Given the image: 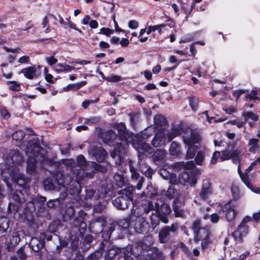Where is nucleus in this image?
<instances>
[{
  "label": "nucleus",
  "mask_w": 260,
  "mask_h": 260,
  "mask_svg": "<svg viewBox=\"0 0 260 260\" xmlns=\"http://www.w3.org/2000/svg\"><path fill=\"white\" fill-rule=\"evenodd\" d=\"M142 161V160H141L138 162L140 171L142 173L144 174L146 177L151 178L154 173L153 170L150 167L146 165H145V167L143 165L141 166V163Z\"/></svg>",
  "instance_id": "28"
},
{
  "label": "nucleus",
  "mask_w": 260,
  "mask_h": 260,
  "mask_svg": "<svg viewBox=\"0 0 260 260\" xmlns=\"http://www.w3.org/2000/svg\"><path fill=\"white\" fill-rule=\"evenodd\" d=\"M119 252H121V249H116L112 248L109 249L106 253L105 255L106 260H112L116 256Z\"/></svg>",
  "instance_id": "35"
},
{
  "label": "nucleus",
  "mask_w": 260,
  "mask_h": 260,
  "mask_svg": "<svg viewBox=\"0 0 260 260\" xmlns=\"http://www.w3.org/2000/svg\"><path fill=\"white\" fill-rule=\"evenodd\" d=\"M244 117L245 122L249 119H250L254 121H257L258 120V115L252 112H244L242 114Z\"/></svg>",
  "instance_id": "37"
},
{
  "label": "nucleus",
  "mask_w": 260,
  "mask_h": 260,
  "mask_svg": "<svg viewBox=\"0 0 260 260\" xmlns=\"http://www.w3.org/2000/svg\"><path fill=\"white\" fill-rule=\"evenodd\" d=\"M179 229V225L177 223L171 224V226H165L162 228L158 233V239L161 243H167L171 237V233H174Z\"/></svg>",
  "instance_id": "10"
},
{
  "label": "nucleus",
  "mask_w": 260,
  "mask_h": 260,
  "mask_svg": "<svg viewBox=\"0 0 260 260\" xmlns=\"http://www.w3.org/2000/svg\"><path fill=\"white\" fill-rule=\"evenodd\" d=\"M106 79L108 82H118L122 80V78L120 76L112 74L111 76L107 77Z\"/></svg>",
  "instance_id": "54"
},
{
  "label": "nucleus",
  "mask_w": 260,
  "mask_h": 260,
  "mask_svg": "<svg viewBox=\"0 0 260 260\" xmlns=\"http://www.w3.org/2000/svg\"><path fill=\"white\" fill-rule=\"evenodd\" d=\"M54 68L55 71L57 73L68 72L75 69L73 67L70 66L66 63H61L56 64Z\"/></svg>",
  "instance_id": "27"
},
{
  "label": "nucleus",
  "mask_w": 260,
  "mask_h": 260,
  "mask_svg": "<svg viewBox=\"0 0 260 260\" xmlns=\"http://www.w3.org/2000/svg\"><path fill=\"white\" fill-rule=\"evenodd\" d=\"M12 244L17 245L20 241V238L17 234L15 233L10 239Z\"/></svg>",
  "instance_id": "61"
},
{
  "label": "nucleus",
  "mask_w": 260,
  "mask_h": 260,
  "mask_svg": "<svg viewBox=\"0 0 260 260\" xmlns=\"http://www.w3.org/2000/svg\"><path fill=\"white\" fill-rule=\"evenodd\" d=\"M154 122L156 126H161L165 123L166 119L162 115H156L154 117Z\"/></svg>",
  "instance_id": "48"
},
{
  "label": "nucleus",
  "mask_w": 260,
  "mask_h": 260,
  "mask_svg": "<svg viewBox=\"0 0 260 260\" xmlns=\"http://www.w3.org/2000/svg\"><path fill=\"white\" fill-rule=\"evenodd\" d=\"M25 136V133L21 131H17L12 135V139L16 141H21Z\"/></svg>",
  "instance_id": "46"
},
{
  "label": "nucleus",
  "mask_w": 260,
  "mask_h": 260,
  "mask_svg": "<svg viewBox=\"0 0 260 260\" xmlns=\"http://www.w3.org/2000/svg\"><path fill=\"white\" fill-rule=\"evenodd\" d=\"M247 146L248 151L252 153H256L259 147V140L257 138H252L248 140Z\"/></svg>",
  "instance_id": "22"
},
{
  "label": "nucleus",
  "mask_w": 260,
  "mask_h": 260,
  "mask_svg": "<svg viewBox=\"0 0 260 260\" xmlns=\"http://www.w3.org/2000/svg\"><path fill=\"white\" fill-rule=\"evenodd\" d=\"M77 165L81 169L76 174V180L79 183L82 180L91 178L94 174L95 170H100L101 167L95 162L86 161L85 157L81 154L77 157Z\"/></svg>",
  "instance_id": "2"
},
{
  "label": "nucleus",
  "mask_w": 260,
  "mask_h": 260,
  "mask_svg": "<svg viewBox=\"0 0 260 260\" xmlns=\"http://www.w3.org/2000/svg\"><path fill=\"white\" fill-rule=\"evenodd\" d=\"M115 127L118 131V140L128 144L134 140L135 135L133 133H129L126 128L125 125L124 123L120 122L117 123L115 125Z\"/></svg>",
  "instance_id": "11"
},
{
  "label": "nucleus",
  "mask_w": 260,
  "mask_h": 260,
  "mask_svg": "<svg viewBox=\"0 0 260 260\" xmlns=\"http://www.w3.org/2000/svg\"><path fill=\"white\" fill-rule=\"evenodd\" d=\"M86 197L90 198L93 196L95 193V189L93 188H88L86 189Z\"/></svg>",
  "instance_id": "64"
},
{
  "label": "nucleus",
  "mask_w": 260,
  "mask_h": 260,
  "mask_svg": "<svg viewBox=\"0 0 260 260\" xmlns=\"http://www.w3.org/2000/svg\"><path fill=\"white\" fill-rule=\"evenodd\" d=\"M251 220V217L246 216L244 217L238 226L236 231L234 232L232 235L237 243H241L243 242V238L246 236L248 233L249 227L247 223Z\"/></svg>",
  "instance_id": "6"
},
{
  "label": "nucleus",
  "mask_w": 260,
  "mask_h": 260,
  "mask_svg": "<svg viewBox=\"0 0 260 260\" xmlns=\"http://www.w3.org/2000/svg\"><path fill=\"white\" fill-rule=\"evenodd\" d=\"M114 32L113 29H110L106 27H102L100 29V31L99 32V34H102L106 35L107 36H110Z\"/></svg>",
  "instance_id": "55"
},
{
  "label": "nucleus",
  "mask_w": 260,
  "mask_h": 260,
  "mask_svg": "<svg viewBox=\"0 0 260 260\" xmlns=\"http://www.w3.org/2000/svg\"><path fill=\"white\" fill-rule=\"evenodd\" d=\"M104 219L103 217H98L92 221L90 224V228H99V230L95 231V233H99L103 230L102 226L104 224Z\"/></svg>",
  "instance_id": "25"
},
{
  "label": "nucleus",
  "mask_w": 260,
  "mask_h": 260,
  "mask_svg": "<svg viewBox=\"0 0 260 260\" xmlns=\"http://www.w3.org/2000/svg\"><path fill=\"white\" fill-rule=\"evenodd\" d=\"M237 204L235 202L230 201L225 204L221 208L223 212L225 213L227 220L229 222L233 221L238 212L236 210Z\"/></svg>",
  "instance_id": "13"
},
{
  "label": "nucleus",
  "mask_w": 260,
  "mask_h": 260,
  "mask_svg": "<svg viewBox=\"0 0 260 260\" xmlns=\"http://www.w3.org/2000/svg\"><path fill=\"white\" fill-rule=\"evenodd\" d=\"M83 123L85 124H96L100 121V119L98 117H92L89 118H83Z\"/></svg>",
  "instance_id": "53"
},
{
  "label": "nucleus",
  "mask_w": 260,
  "mask_h": 260,
  "mask_svg": "<svg viewBox=\"0 0 260 260\" xmlns=\"http://www.w3.org/2000/svg\"><path fill=\"white\" fill-rule=\"evenodd\" d=\"M42 148L37 144L30 145L26 151L28 156L27 159L26 171L29 174L34 173L36 169V163L38 161H43L44 157L41 152Z\"/></svg>",
  "instance_id": "4"
},
{
  "label": "nucleus",
  "mask_w": 260,
  "mask_h": 260,
  "mask_svg": "<svg viewBox=\"0 0 260 260\" xmlns=\"http://www.w3.org/2000/svg\"><path fill=\"white\" fill-rule=\"evenodd\" d=\"M214 188L211 182L208 179L203 180L199 197L202 201H206L213 194Z\"/></svg>",
  "instance_id": "12"
},
{
  "label": "nucleus",
  "mask_w": 260,
  "mask_h": 260,
  "mask_svg": "<svg viewBox=\"0 0 260 260\" xmlns=\"http://www.w3.org/2000/svg\"><path fill=\"white\" fill-rule=\"evenodd\" d=\"M103 138L105 142L108 143L116 140L118 138V136L114 131L110 130L104 134Z\"/></svg>",
  "instance_id": "29"
},
{
  "label": "nucleus",
  "mask_w": 260,
  "mask_h": 260,
  "mask_svg": "<svg viewBox=\"0 0 260 260\" xmlns=\"http://www.w3.org/2000/svg\"><path fill=\"white\" fill-rule=\"evenodd\" d=\"M151 223L153 228H155L159 223L160 220V216H159L157 213L151 214L150 217Z\"/></svg>",
  "instance_id": "44"
},
{
  "label": "nucleus",
  "mask_w": 260,
  "mask_h": 260,
  "mask_svg": "<svg viewBox=\"0 0 260 260\" xmlns=\"http://www.w3.org/2000/svg\"><path fill=\"white\" fill-rule=\"evenodd\" d=\"M220 157V152L218 151H215L213 154L212 158H211V162L212 164H215L217 162L218 159H219Z\"/></svg>",
  "instance_id": "62"
},
{
  "label": "nucleus",
  "mask_w": 260,
  "mask_h": 260,
  "mask_svg": "<svg viewBox=\"0 0 260 260\" xmlns=\"http://www.w3.org/2000/svg\"><path fill=\"white\" fill-rule=\"evenodd\" d=\"M46 201L45 197L42 196H37L31 199V201L27 204L28 208H32L33 210H35L36 207L41 208Z\"/></svg>",
  "instance_id": "19"
},
{
  "label": "nucleus",
  "mask_w": 260,
  "mask_h": 260,
  "mask_svg": "<svg viewBox=\"0 0 260 260\" xmlns=\"http://www.w3.org/2000/svg\"><path fill=\"white\" fill-rule=\"evenodd\" d=\"M228 123H229L232 125H237V126L238 127L241 128L245 125V121H239L238 120H231V121H229Z\"/></svg>",
  "instance_id": "56"
},
{
  "label": "nucleus",
  "mask_w": 260,
  "mask_h": 260,
  "mask_svg": "<svg viewBox=\"0 0 260 260\" xmlns=\"http://www.w3.org/2000/svg\"><path fill=\"white\" fill-rule=\"evenodd\" d=\"M86 216L87 213L81 210L78 212V215L71 223V234L72 232L74 233L76 238L82 235L86 229V223L84 221Z\"/></svg>",
  "instance_id": "5"
},
{
  "label": "nucleus",
  "mask_w": 260,
  "mask_h": 260,
  "mask_svg": "<svg viewBox=\"0 0 260 260\" xmlns=\"http://www.w3.org/2000/svg\"><path fill=\"white\" fill-rule=\"evenodd\" d=\"M9 228V220L5 217H0V234L7 232Z\"/></svg>",
  "instance_id": "33"
},
{
  "label": "nucleus",
  "mask_w": 260,
  "mask_h": 260,
  "mask_svg": "<svg viewBox=\"0 0 260 260\" xmlns=\"http://www.w3.org/2000/svg\"><path fill=\"white\" fill-rule=\"evenodd\" d=\"M132 217H136V222L135 224V229L139 233H146L149 228V224L146 221L145 217L143 216H136L135 212L133 213Z\"/></svg>",
  "instance_id": "15"
},
{
  "label": "nucleus",
  "mask_w": 260,
  "mask_h": 260,
  "mask_svg": "<svg viewBox=\"0 0 260 260\" xmlns=\"http://www.w3.org/2000/svg\"><path fill=\"white\" fill-rule=\"evenodd\" d=\"M17 253L20 259H21V260H24L26 259V255L22 247H21L19 249H18L17 250Z\"/></svg>",
  "instance_id": "59"
},
{
  "label": "nucleus",
  "mask_w": 260,
  "mask_h": 260,
  "mask_svg": "<svg viewBox=\"0 0 260 260\" xmlns=\"http://www.w3.org/2000/svg\"><path fill=\"white\" fill-rule=\"evenodd\" d=\"M21 73L28 79L37 78L41 74L40 67L37 68L35 66L24 68L21 70Z\"/></svg>",
  "instance_id": "17"
},
{
  "label": "nucleus",
  "mask_w": 260,
  "mask_h": 260,
  "mask_svg": "<svg viewBox=\"0 0 260 260\" xmlns=\"http://www.w3.org/2000/svg\"><path fill=\"white\" fill-rule=\"evenodd\" d=\"M184 128H181L178 126L172 128L171 131L167 134L168 141H171L175 137L181 135L182 132H184Z\"/></svg>",
  "instance_id": "24"
},
{
  "label": "nucleus",
  "mask_w": 260,
  "mask_h": 260,
  "mask_svg": "<svg viewBox=\"0 0 260 260\" xmlns=\"http://www.w3.org/2000/svg\"><path fill=\"white\" fill-rule=\"evenodd\" d=\"M7 84L9 85V88L12 91H19L20 90V84L15 81H8Z\"/></svg>",
  "instance_id": "47"
},
{
  "label": "nucleus",
  "mask_w": 260,
  "mask_h": 260,
  "mask_svg": "<svg viewBox=\"0 0 260 260\" xmlns=\"http://www.w3.org/2000/svg\"><path fill=\"white\" fill-rule=\"evenodd\" d=\"M128 144H131L133 147L138 151L139 157L140 156L141 154H145V153L151 154L154 151V149L149 144L143 142L136 135L135 139L129 142Z\"/></svg>",
  "instance_id": "7"
},
{
  "label": "nucleus",
  "mask_w": 260,
  "mask_h": 260,
  "mask_svg": "<svg viewBox=\"0 0 260 260\" xmlns=\"http://www.w3.org/2000/svg\"><path fill=\"white\" fill-rule=\"evenodd\" d=\"M231 191L233 199L235 201L238 200L240 197V190L238 186L235 183L232 185Z\"/></svg>",
  "instance_id": "42"
},
{
  "label": "nucleus",
  "mask_w": 260,
  "mask_h": 260,
  "mask_svg": "<svg viewBox=\"0 0 260 260\" xmlns=\"http://www.w3.org/2000/svg\"><path fill=\"white\" fill-rule=\"evenodd\" d=\"M195 166L196 165L193 161H187L186 163L184 162H178L174 164V167L178 169L185 167L187 169H193Z\"/></svg>",
  "instance_id": "32"
},
{
  "label": "nucleus",
  "mask_w": 260,
  "mask_h": 260,
  "mask_svg": "<svg viewBox=\"0 0 260 260\" xmlns=\"http://www.w3.org/2000/svg\"><path fill=\"white\" fill-rule=\"evenodd\" d=\"M134 190L135 188L133 186H128L124 189L121 190L120 191V194L123 196H124V197H128L132 202L133 200L132 196L133 195Z\"/></svg>",
  "instance_id": "31"
},
{
  "label": "nucleus",
  "mask_w": 260,
  "mask_h": 260,
  "mask_svg": "<svg viewBox=\"0 0 260 260\" xmlns=\"http://www.w3.org/2000/svg\"><path fill=\"white\" fill-rule=\"evenodd\" d=\"M240 150L238 149H235L231 152L230 159H232L233 162L234 164L239 163L240 159Z\"/></svg>",
  "instance_id": "41"
},
{
  "label": "nucleus",
  "mask_w": 260,
  "mask_h": 260,
  "mask_svg": "<svg viewBox=\"0 0 260 260\" xmlns=\"http://www.w3.org/2000/svg\"><path fill=\"white\" fill-rule=\"evenodd\" d=\"M106 154V151L102 148H97L94 154L96 160L99 162L102 161L105 159Z\"/></svg>",
  "instance_id": "34"
},
{
  "label": "nucleus",
  "mask_w": 260,
  "mask_h": 260,
  "mask_svg": "<svg viewBox=\"0 0 260 260\" xmlns=\"http://www.w3.org/2000/svg\"><path fill=\"white\" fill-rule=\"evenodd\" d=\"M188 146V149L186 153V158L187 159L193 158L198 149V147L193 144H186Z\"/></svg>",
  "instance_id": "30"
},
{
  "label": "nucleus",
  "mask_w": 260,
  "mask_h": 260,
  "mask_svg": "<svg viewBox=\"0 0 260 260\" xmlns=\"http://www.w3.org/2000/svg\"><path fill=\"white\" fill-rule=\"evenodd\" d=\"M192 229L194 232V240L198 242L207 237H209L210 231L208 227H201L199 220H195L192 225Z\"/></svg>",
  "instance_id": "8"
},
{
  "label": "nucleus",
  "mask_w": 260,
  "mask_h": 260,
  "mask_svg": "<svg viewBox=\"0 0 260 260\" xmlns=\"http://www.w3.org/2000/svg\"><path fill=\"white\" fill-rule=\"evenodd\" d=\"M107 192L105 186L102 185L98 188L96 196L98 198H104L106 197Z\"/></svg>",
  "instance_id": "51"
},
{
  "label": "nucleus",
  "mask_w": 260,
  "mask_h": 260,
  "mask_svg": "<svg viewBox=\"0 0 260 260\" xmlns=\"http://www.w3.org/2000/svg\"><path fill=\"white\" fill-rule=\"evenodd\" d=\"M189 105L192 110L194 111H197L198 109L199 100L196 96H190L188 98Z\"/></svg>",
  "instance_id": "45"
},
{
  "label": "nucleus",
  "mask_w": 260,
  "mask_h": 260,
  "mask_svg": "<svg viewBox=\"0 0 260 260\" xmlns=\"http://www.w3.org/2000/svg\"><path fill=\"white\" fill-rule=\"evenodd\" d=\"M150 248L149 247L145 246L143 242L137 243L134 247L128 245L126 247L122 248L124 260H133V256L138 257L140 256V257L138 260H142V257L144 260H151L150 258L149 259L145 258V255L151 253Z\"/></svg>",
  "instance_id": "3"
},
{
  "label": "nucleus",
  "mask_w": 260,
  "mask_h": 260,
  "mask_svg": "<svg viewBox=\"0 0 260 260\" xmlns=\"http://www.w3.org/2000/svg\"><path fill=\"white\" fill-rule=\"evenodd\" d=\"M184 129L185 134L182 136V138L185 144H193L199 143L201 137L198 132L188 128H184Z\"/></svg>",
  "instance_id": "14"
},
{
  "label": "nucleus",
  "mask_w": 260,
  "mask_h": 260,
  "mask_svg": "<svg viewBox=\"0 0 260 260\" xmlns=\"http://www.w3.org/2000/svg\"><path fill=\"white\" fill-rule=\"evenodd\" d=\"M165 139L166 138L164 134L156 133L151 141V144L154 147H160L165 144Z\"/></svg>",
  "instance_id": "23"
},
{
  "label": "nucleus",
  "mask_w": 260,
  "mask_h": 260,
  "mask_svg": "<svg viewBox=\"0 0 260 260\" xmlns=\"http://www.w3.org/2000/svg\"><path fill=\"white\" fill-rule=\"evenodd\" d=\"M257 94V92L255 90H252L251 91L250 93L246 96V98L250 100H257L258 99V97L256 96Z\"/></svg>",
  "instance_id": "58"
},
{
  "label": "nucleus",
  "mask_w": 260,
  "mask_h": 260,
  "mask_svg": "<svg viewBox=\"0 0 260 260\" xmlns=\"http://www.w3.org/2000/svg\"><path fill=\"white\" fill-rule=\"evenodd\" d=\"M130 220L131 218L129 217H127L125 218H123L121 220H120L119 221V226L121 228L122 230H125L127 229L130 225Z\"/></svg>",
  "instance_id": "43"
},
{
  "label": "nucleus",
  "mask_w": 260,
  "mask_h": 260,
  "mask_svg": "<svg viewBox=\"0 0 260 260\" xmlns=\"http://www.w3.org/2000/svg\"><path fill=\"white\" fill-rule=\"evenodd\" d=\"M0 114L5 119H8L10 116V113L5 108H1L0 109Z\"/></svg>",
  "instance_id": "60"
},
{
  "label": "nucleus",
  "mask_w": 260,
  "mask_h": 260,
  "mask_svg": "<svg viewBox=\"0 0 260 260\" xmlns=\"http://www.w3.org/2000/svg\"><path fill=\"white\" fill-rule=\"evenodd\" d=\"M45 60L49 66H52L57 62V59L54 57L53 56H48L46 57Z\"/></svg>",
  "instance_id": "57"
},
{
  "label": "nucleus",
  "mask_w": 260,
  "mask_h": 260,
  "mask_svg": "<svg viewBox=\"0 0 260 260\" xmlns=\"http://www.w3.org/2000/svg\"><path fill=\"white\" fill-rule=\"evenodd\" d=\"M131 202V200L128 197H124L122 195L112 201L113 205L120 210L126 209Z\"/></svg>",
  "instance_id": "16"
},
{
  "label": "nucleus",
  "mask_w": 260,
  "mask_h": 260,
  "mask_svg": "<svg viewBox=\"0 0 260 260\" xmlns=\"http://www.w3.org/2000/svg\"><path fill=\"white\" fill-rule=\"evenodd\" d=\"M86 81H81L80 82L74 83V84H70L68 85L66 87V89L67 91L69 90H76L83 86L86 84Z\"/></svg>",
  "instance_id": "38"
},
{
  "label": "nucleus",
  "mask_w": 260,
  "mask_h": 260,
  "mask_svg": "<svg viewBox=\"0 0 260 260\" xmlns=\"http://www.w3.org/2000/svg\"><path fill=\"white\" fill-rule=\"evenodd\" d=\"M231 151L229 150V147L228 149L221 151V154H220V157H219V161H223L226 160L230 159Z\"/></svg>",
  "instance_id": "49"
},
{
  "label": "nucleus",
  "mask_w": 260,
  "mask_h": 260,
  "mask_svg": "<svg viewBox=\"0 0 260 260\" xmlns=\"http://www.w3.org/2000/svg\"><path fill=\"white\" fill-rule=\"evenodd\" d=\"M205 158L204 152L202 151H199L195 157V161L198 165H201Z\"/></svg>",
  "instance_id": "50"
},
{
  "label": "nucleus",
  "mask_w": 260,
  "mask_h": 260,
  "mask_svg": "<svg viewBox=\"0 0 260 260\" xmlns=\"http://www.w3.org/2000/svg\"><path fill=\"white\" fill-rule=\"evenodd\" d=\"M5 161L9 167L16 166L23 161V157L19 153L17 149L10 150L4 156Z\"/></svg>",
  "instance_id": "9"
},
{
  "label": "nucleus",
  "mask_w": 260,
  "mask_h": 260,
  "mask_svg": "<svg viewBox=\"0 0 260 260\" xmlns=\"http://www.w3.org/2000/svg\"><path fill=\"white\" fill-rule=\"evenodd\" d=\"M169 177L170 178V182L172 184H176L178 182H179L183 185H185L188 183L189 175L186 173H183L180 175L177 179V176L175 174L171 173L169 174Z\"/></svg>",
  "instance_id": "18"
},
{
  "label": "nucleus",
  "mask_w": 260,
  "mask_h": 260,
  "mask_svg": "<svg viewBox=\"0 0 260 260\" xmlns=\"http://www.w3.org/2000/svg\"><path fill=\"white\" fill-rule=\"evenodd\" d=\"M151 198L152 200L147 202L144 208V212L147 214L150 211L155 210L160 216V220L162 222L168 223V216L172 212L170 206L165 203L162 197L157 193H152Z\"/></svg>",
  "instance_id": "1"
},
{
  "label": "nucleus",
  "mask_w": 260,
  "mask_h": 260,
  "mask_svg": "<svg viewBox=\"0 0 260 260\" xmlns=\"http://www.w3.org/2000/svg\"><path fill=\"white\" fill-rule=\"evenodd\" d=\"M202 241L201 246L203 249L206 248L208 245L210 243V240L209 237H207L203 239H201Z\"/></svg>",
  "instance_id": "63"
},
{
  "label": "nucleus",
  "mask_w": 260,
  "mask_h": 260,
  "mask_svg": "<svg viewBox=\"0 0 260 260\" xmlns=\"http://www.w3.org/2000/svg\"><path fill=\"white\" fill-rule=\"evenodd\" d=\"M104 248V244L102 242L100 244L99 248L90 253L84 260H99L103 255V251Z\"/></svg>",
  "instance_id": "21"
},
{
  "label": "nucleus",
  "mask_w": 260,
  "mask_h": 260,
  "mask_svg": "<svg viewBox=\"0 0 260 260\" xmlns=\"http://www.w3.org/2000/svg\"><path fill=\"white\" fill-rule=\"evenodd\" d=\"M166 151L164 149H157L152 155L153 160L157 164L162 161L165 157Z\"/></svg>",
  "instance_id": "26"
},
{
  "label": "nucleus",
  "mask_w": 260,
  "mask_h": 260,
  "mask_svg": "<svg viewBox=\"0 0 260 260\" xmlns=\"http://www.w3.org/2000/svg\"><path fill=\"white\" fill-rule=\"evenodd\" d=\"M44 245V242L37 237H32L30 240L29 246L35 252L39 251Z\"/></svg>",
  "instance_id": "20"
},
{
  "label": "nucleus",
  "mask_w": 260,
  "mask_h": 260,
  "mask_svg": "<svg viewBox=\"0 0 260 260\" xmlns=\"http://www.w3.org/2000/svg\"><path fill=\"white\" fill-rule=\"evenodd\" d=\"M178 194V190L176 189L173 186H169L166 193V197L169 199H172L176 198Z\"/></svg>",
  "instance_id": "39"
},
{
  "label": "nucleus",
  "mask_w": 260,
  "mask_h": 260,
  "mask_svg": "<svg viewBox=\"0 0 260 260\" xmlns=\"http://www.w3.org/2000/svg\"><path fill=\"white\" fill-rule=\"evenodd\" d=\"M128 165L129 167V170L131 173L132 179L133 180L138 179L140 177V175L138 173L137 169L133 167L132 160L128 161Z\"/></svg>",
  "instance_id": "40"
},
{
  "label": "nucleus",
  "mask_w": 260,
  "mask_h": 260,
  "mask_svg": "<svg viewBox=\"0 0 260 260\" xmlns=\"http://www.w3.org/2000/svg\"><path fill=\"white\" fill-rule=\"evenodd\" d=\"M170 152L172 155H179L180 153L179 144L175 141H173L170 147Z\"/></svg>",
  "instance_id": "36"
},
{
  "label": "nucleus",
  "mask_w": 260,
  "mask_h": 260,
  "mask_svg": "<svg viewBox=\"0 0 260 260\" xmlns=\"http://www.w3.org/2000/svg\"><path fill=\"white\" fill-rule=\"evenodd\" d=\"M242 181L245 184V185L250 188L251 185L249 181V175L248 173L246 172L240 176Z\"/></svg>",
  "instance_id": "52"
}]
</instances>
